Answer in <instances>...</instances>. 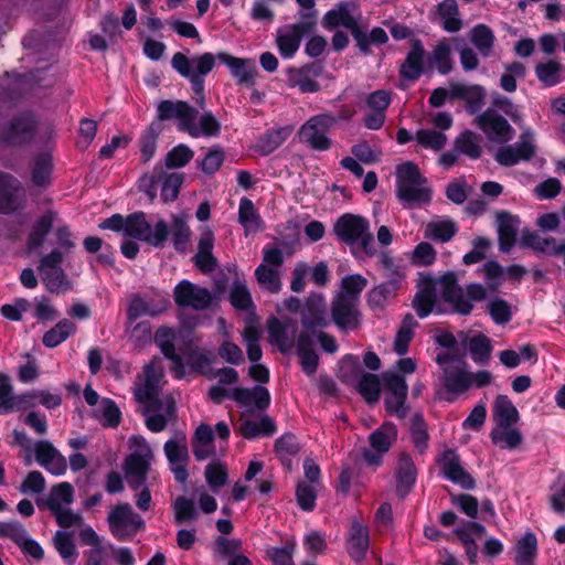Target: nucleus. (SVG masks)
<instances>
[{"label": "nucleus", "instance_id": "1", "mask_svg": "<svg viewBox=\"0 0 565 565\" xmlns=\"http://www.w3.org/2000/svg\"><path fill=\"white\" fill-rule=\"evenodd\" d=\"M413 306L419 317L424 318L434 311L437 303V290L439 288L443 299L451 306L454 311L467 316L473 309V303L482 301L487 291L480 284H470L462 288L457 282L454 271H447L438 278L420 275Z\"/></svg>", "mask_w": 565, "mask_h": 565}, {"label": "nucleus", "instance_id": "2", "mask_svg": "<svg viewBox=\"0 0 565 565\" xmlns=\"http://www.w3.org/2000/svg\"><path fill=\"white\" fill-rule=\"evenodd\" d=\"M158 118L160 120H177L178 128L194 138L216 136L221 130V124L211 111H204L196 124L198 110L182 100L161 102L158 105Z\"/></svg>", "mask_w": 565, "mask_h": 565}, {"label": "nucleus", "instance_id": "3", "mask_svg": "<svg viewBox=\"0 0 565 565\" xmlns=\"http://www.w3.org/2000/svg\"><path fill=\"white\" fill-rule=\"evenodd\" d=\"M99 226L104 230L124 232L127 237L146 242L152 247H162L169 235L168 225L163 220L151 224L143 212H135L127 217L114 214Z\"/></svg>", "mask_w": 565, "mask_h": 565}, {"label": "nucleus", "instance_id": "4", "mask_svg": "<svg viewBox=\"0 0 565 565\" xmlns=\"http://www.w3.org/2000/svg\"><path fill=\"white\" fill-rule=\"evenodd\" d=\"M360 320H332L342 329H355ZM331 320H301L302 329L298 333L296 353L299 364L307 376H313L319 366V355L315 350L317 327H328Z\"/></svg>", "mask_w": 565, "mask_h": 565}, {"label": "nucleus", "instance_id": "5", "mask_svg": "<svg viewBox=\"0 0 565 565\" xmlns=\"http://www.w3.org/2000/svg\"><path fill=\"white\" fill-rule=\"evenodd\" d=\"M396 194L407 207L430 202L431 189L415 163L407 161L396 168Z\"/></svg>", "mask_w": 565, "mask_h": 565}, {"label": "nucleus", "instance_id": "6", "mask_svg": "<svg viewBox=\"0 0 565 565\" xmlns=\"http://www.w3.org/2000/svg\"><path fill=\"white\" fill-rule=\"evenodd\" d=\"M171 64L180 75L190 79L195 94V103L201 109H204V76L213 70L215 55L203 53L189 58L185 54L178 52L173 55Z\"/></svg>", "mask_w": 565, "mask_h": 565}, {"label": "nucleus", "instance_id": "7", "mask_svg": "<svg viewBox=\"0 0 565 565\" xmlns=\"http://www.w3.org/2000/svg\"><path fill=\"white\" fill-rule=\"evenodd\" d=\"M333 231L341 242L358 244L366 255H375L374 239L366 218L351 213L343 214L335 222Z\"/></svg>", "mask_w": 565, "mask_h": 565}, {"label": "nucleus", "instance_id": "8", "mask_svg": "<svg viewBox=\"0 0 565 565\" xmlns=\"http://www.w3.org/2000/svg\"><path fill=\"white\" fill-rule=\"evenodd\" d=\"M397 427L392 422H384L369 436L370 448H363L362 456L365 463L377 468L383 463V456L397 440Z\"/></svg>", "mask_w": 565, "mask_h": 565}, {"label": "nucleus", "instance_id": "9", "mask_svg": "<svg viewBox=\"0 0 565 565\" xmlns=\"http://www.w3.org/2000/svg\"><path fill=\"white\" fill-rule=\"evenodd\" d=\"M173 298L178 307L201 311L210 308L217 300V295L205 287L182 280L174 287Z\"/></svg>", "mask_w": 565, "mask_h": 565}, {"label": "nucleus", "instance_id": "10", "mask_svg": "<svg viewBox=\"0 0 565 565\" xmlns=\"http://www.w3.org/2000/svg\"><path fill=\"white\" fill-rule=\"evenodd\" d=\"M63 253L61 249H53L43 256L38 266L42 281L51 292H65L71 288L62 268Z\"/></svg>", "mask_w": 565, "mask_h": 565}, {"label": "nucleus", "instance_id": "11", "mask_svg": "<svg viewBox=\"0 0 565 565\" xmlns=\"http://www.w3.org/2000/svg\"><path fill=\"white\" fill-rule=\"evenodd\" d=\"M487 138L495 143H507L514 137V129L494 108L486 109L475 119Z\"/></svg>", "mask_w": 565, "mask_h": 565}, {"label": "nucleus", "instance_id": "12", "mask_svg": "<svg viewBox=\"0 0 565 565\" xmlns=\"http://www.w3.org/2000/svg\"><path fill=\"white\" fill-rule=\"evenodd\" d=\"M333 124L334 118L329 115L312 117L301 127L300 140L315 150L324 151L331 146L327 132Z\"/></svg>", "mask_w": 565, "mask_h": 565}, {"label": "nucleus", "instance_id": "13", "mask_svg": "<svg viewBox=\"0 0 565 565\" xmlns=\"http://www.w3.org/2000/svg\"><path fill=\"white\" fill-rule=\"evenodd\" d=\"M298 320H268L267 332L271 345L287 354L297 345Z\"/></svg>", "mask_w": 565, "mask_h": 565}, {"label": "nucleus", "instance_id": "14", "mask_svg": "<svg viewBox=\"0 0 565 565\" xmlns=\"http://www.w3.org/2000/svg\"><path fill=\"white\" fill-rule=\"evenodd\" d=\"M535 154L533 134L529 130L520 136V140L513 146H505L498 149L495 160L504 167H511L521 160H530Z\"/></svg>", "mask_w": 565, "mask_h": 565}, {"label": "nucleus", "instance_id": "15", "mask_svg": "<svg viewBox=\"0 0 565 565\" xmlns=\"http://www.w3.org/2000/svg\"><path fill=\"white\" fill-rule=\"evenodd\" d=\"M439 466L447 480L459 484L465 490H473L476 488V480L463 469L456 450L446 449L441 454Z\"/></svg>", "mask_w": 565, "mask_h": 565}, {"label": "nucleus", "instance_id": "16", "mask_svg": "<svg viewBox=\"0 0 565 565\" xmlns=\"http://www.w3.org/2000/svg\"><path fill=\"white\" fill-rule=\"evenodd\" d=\"M312 25V21H306L278 30L276 42L281 56L286 58L292 57L300 46L302 35L308 33Z\"/></svg>", "mask_w": 565, "mask_h": 565}, {"label": "nucleus", "instance_id": "17", "mask_svg": "<svg viewBox=\"0 0 565 565\" xmlns=\"http://www.w3.org/2000/svg\"><path fill=\"white\" fill-rule=\"evenodd\" d=\"M323 25L328 29H334L338 26H344L349 29L352 36L358 43L361 51L366 50V38L364 31L359 26L355 19L350 14L345 7H339L338 9L329 11L323 18Z\"/></svg>", "mask_w": 565, "mask_h": 565}, {"label": "nucleus", "instance_id": "18", "mask_svg": "<svg viewBox=\"0 0 565 565\" xmlns=\"http://www.w3.org/2000/svg\"><path fill=\"white\" fill-rule=\"evenodd\" d=\"M24 200V190L12 175L0 171V212L9 213L19 209Z\"/></svg>", "mask_w": 565, "mask_h": 565}, {"label": "nucleus", "instance_id": "19", "mask_svg": "<svg viewBox=\"0 0 565 565\" xmlns=\"http://www.w3.org/2000/svg\"><path fill=\"white\" fill-rule=\"evenodd\" d=\"M369 547V527L359 521H353L348 533L347 553L353 562L361 563L366 557Z\"/></svg>", "mask_w": 565, "mask_h": 565}, {"label": "nucleus", "instance_id": "20", "mask_svg": "<svg viewBox=\"0 0 565 565\" xmlns=\"http://www.w3.org/2000/svg\"><path fill=\"white\" fill-rule=\"evenodd\" d=\"M394 476L396 493L404 499L411 493L417 480V468L409 454L402 452L399 455Z\"/></svg>", "mask_w": 565, "mask_h": 565}, {"label": "nucleus", "instance_id": "21", "mask_svg": "<svg viewBox=\"0 0 565 565\" xmlns=\"http://www.w3.org/2000/svg\"><path fill=\"white\" fill-rule=\"evenodd\" d=\"M230 398L241 406L247 407L254 405L258 411H266L271 403L270 393L263 385H255L252 388L234 387L230 394Z\"/></svg>", "mask_w": 565, "mask_h": 565}, {"label": "nucleus", "instance_id": "22", "mask_svg": "<svg viewBox=\"0 0 565 565\" xmlns=\"http://www.w3.org/2000/svg\"><path fill=\"white\" fill-rule=\"evenodd\" d=\"M441 382L447 392L445 399L448 403H452L456 399V395L465 393L470 388L472 374L459 366L444 367Z\"/></svg>", "mask_w": 565, "mask_h": 565}, {"label": "nucleus", "instance_id": "23", "mask_svg": "<svg viewBox=\"0 0 565 565\" xmlns=\"http://www.w3.org/2000/svg\"><path fill=\"white\" fill-rule=\"evenodd\" d=\"M405 276H397V279H386V281L375 286L369 291L367 302L373 309H384L394 300L404 288Z\"/></svg>", "mask_w": 565, "mask_h": 565}, {"label": "nucleus", "instance_id": "24", "mask_svg": "<svg viewBox=\"0 0 565 565\" xmlns=\"http://www.w3.org/2000/svg\"><path fill=\"white\" fill-rule=\"evenodd\" d=\"M216 58L228 66L238 84L254 85L257 68L253 60L235 57L224 52L218 53Z\"/></svg>", "mask_w": 565, "mask_h": 565}, {"label": "nucleus", "instance_id": "25", "mask_svg": "<svg viewBox=\"0 0 565 565\" xmlns=\"http://www.w3.org/2000/svg\"><path fill=\"white\" fill-rule=\"evenodd\" d=\"M169 301L162 297H140L134 295L128 303V318H139L142 316H159L164 312Z\"/></svg>", "mask_w": 565, "mask_h": 565}, {"label": "nucleus", "instance_id": "26", "mask_svg": "<svg viewBox=\"0 0 565 565\" xmlns=\"http://www.w3.org/2000/svg\"><path fill=\"white\" fill-rule=\"evenodd\" d=\"M426 51L419 40H414L405 61L399 67V75L407 81H416L424 72Z\"/></svg>", "mask_w": 565, "mask_h": 565}, {"label": "nucleus", "instance_id": "27", "mask_svg": "<svg viewBox=\"0 0 565 565\" xmlns=\"http://www.w3.org/2000/svg\"><path fill=\"white\" fill-rule=\"evenodd\" d=\"M484 95V88L480 85H467L462 83H452L449 85V97L451 99L466 100L471 113H476L481 108Z\"/></svg>", "mask_w": 565, "mask_h": 565}, {"label": "nucleus", "instance_id": "28", "mask_svg": "<svg viewBox=\"0 0 565 565\" xmlns=\"http://www.w3.org/2000/svg\"><path fill=\"white\" fill-rule=\"evenodd\" d=\"M465 347H468L471 359L479 365L488 364L493 350L491 340L481 332L473 335H465L461 340Z\"/></svg>", "mask_w": 565, "mask_h": 565}, {"label": "nucleus", "instance_id": "29", "mask_svg": "<svg viewBox=\"0 0 565 565\" xmlns=\"http://www.w3.org/2000/svg\"><path fill=\"white\" fill-rule=\"evenodd\" d=\"M497 224L500 249L508 253L515 244L519 218L508 212H499L497 214Z\"/></svg>", "mask_w": 565, "mask_h": 565}, {"label": "nucleus", "instance_id": "30", "mask_svg": "<svg viewBox=\"0 0 565 565\" xmlns=\"http://www.w3.org/2000/svg\"><path fill=\"white\" fill-rule=\"evenodd\" d=\"M238 431L243 438L254 440L259 437H271L277 431V426L271 417L264 415L259 422L243 420Z\"/></svg>", "mask_w": 565, "mask_h": 565}, {"label": "nucleus", "instance_id": "31", "mask_svg": "<svg viewBox=\"0 0 565 565\" xmlns=\"http://www.w3.org/2000/svg\"><path fill=\"white\" fill-rule=\"evenodd\" d=\"M493 419L499 427L513 426L520 420V413L508 395H498L493 403Z\"/></svg>", "mask_w": 565, "mask_h": 565}, {"label": "nucleus", "instance_id": "32", "mask_svg": "<svg viewBox=\"0 0 565 565\" xmlns=\"http://www.w3.org/2000/svg\"><path fill=\"white\" fill-rule=\"evenodd\" d=\"M291 127H279L262 135L254 145V149L262 156H268L278 149L291 135Z\"/></svg>", "mask_w": 565, "mask_h": 565}, {"label": "nucleus", "instance_id": "33", "mask_svg": "<svg viewBox=\"0 0 565 565\" xmlns=\"http://www.w3.org/2000/svg\"><path fill=\"white\" fill-rule=\"evenodd\" d=\"M317 75L313 66H303L301 68H290L287 72L288 86L298 87L301 93H316L320 89L318 82L310 77V74Z\"/></svg>", "mask_w": 565, "mask_h": 565}, {"label": "nucleus", "instance_id": "34", "mask_svg": "<svg viewBox=\"0 0 565 565\" xmlns=\"http://www.w3.org/2000/svg\"><path fill=\"white\" fill-rule=\"evenodd\" d=\"M437 17L447 32H458L462 28V20L456 0H444L437 7Z\"/></svg>", "mask_w": 565, "mask_h": 565}, {"label": "nucleus", "instance_id": "35", "mask_svg": "<svg viewBox=\"0 0 565 565\" xmlns=\"http://www.w3.org/2000/svg\"><path fill=\"white\" fill-rule=\"evenodd\" d=\"M93 415L106 428H117L121 423V411L109 397L100 399L99 406L93 411Z\"/></svg>", "mask_w": 565, "mask_h": 565}, {"label": "nucleus", "instance_id": "36", "mask_svg": "<svg viewBox=\"0 0 565 565\" xmlns=\"http://www.w3.org/2000/svg\"><path fill=\"white\" fill-rule=\"evenodd\" d=\"M130 516V504L119 503L108 514L107 521L111 534L119 541L128 535V521Z\"/></svg>", "mask_w": 565, "mask_h": 565}, {"label": "nucleus", "instance_id": "37", "mask_svg": "<svg viewBox=\"0 0 565 565\" xmlns=\"http://www.w3.org/2000/svg\"><path fill=\"white\" fill-rule=\"evenodd\" d=\"M74 500V488L70 482L63 481L52 487L47 498L38 502L39 508L46 507L50 511L62 508V503L70 504Z\"/></svg>", "mask_w": 565, "mask_h": 565}, {"label": "nucleus", "instance_id": "38", "mask_svg": "<svg viewBox=\"0 0 565 565\" xmlns=\"http://www.w3.org/2000/svg\"><path fill=\"white\" fill-rule=\"evenodd\" d=\"M470 42L483 57H490L493 53L495 36L486 24H477L469 32Z\"/></svg>", "mask_w": 565, "mask_h": 565}, {"label": "nucleus", "instance_id": "39", "mask_svg": "<svg viewBox=\"0 0 565 565\" xmlns=\"http://www.w3.org/2000/svg\"><path fill=\"white\" fill-rule=\"evenodd\" d=\"M163 449L170 466L186 463L189 460L186 436L184 433H177L173 438L167 440Z\"/></svg>", "mask_w": 565, "mask_h": 565}, {"label": "nucleus", "instance_id": "40", "mask_svg": "<svg viewBox=\"0 0 565 565\" xmlns=\"http://www.w3.org/2000/svg\"><path fill=\"white\" fill-rule=\"evenodd\" d=\"M490 438L494 445L510 450L516 449L523 443L522 433L513 426L494 427L490 431Z\"/></svg>", "mask_w": 565, "mask_h": 565}, {"label": "nucleus", "instance_id": "41", "mask_svg": "<svg viewBox=\"0 0 565 565\" xmlns=\"http://www.w3.org/2000/svg\"><path fill=\"white\" fill-rule=\"evenodd\" d=\"M238 221L243 225L246 235L263 230V221L254 203L247 198H243L239 202Z\"/></svg>", "mask_w": 565, "mask_h": 565}, {"label": "nucleus", "instance_id": "42", "mask_svg": "<svg viewBox=\"0 0 565 565\" xmlns=\"http://www.w3.org/2000/svg\"><path fill=\"white\" fill-rule=\"evenodd\" d=\"M228 300L237 311L252 312L255 307L247 285L241 279H236L232 284Z\"/></svg>", "mask_w": 565, "mask_h": 565}, {"label": "nucleus", "instance_id": "43", "mask_svg": "<svg viewBox=\"0 0 565 565\" xmlns=\"http://www.w3.org/2000/svg\"><path fill=\"white\" fill-rule=\"evenodd\" d=\"M76 330L73 320H60L54 327L47 330L42 342L44 347L53 349L63 343Z\"/></svg>", "mask_w": 565, "mask_h": 565}, {"label": "nucleus", "instance_id": "44", "mask_svg": "<svg viewBox=\"0 0 565 565\" xmlns=\"http://www.w3.org/2000/svg\"><path fill=\"white\" fill-rule=\"evenodd\" d=\"M38 398V390L24 392L19 395H14L12 392L6 398V403L0 411V415H7L14 411H25L28 408L34 407L36 404H39Z\"/></svg>", "mask_w": 565, "mask_h": 565}, {"label": "nucleus", "instance_id": "45", "mask_svg": "<svg viewBox=\"0 0 565 565\" xmlns=\"http://www.w3.org/2000/svg\"><path fill=\"white\" fill-rule=\"evenodd\" d=\"M55 213L47 212L34 223L28 237V247L30 249H35L43 245L46 235L52 228Z\"/></svg>", "mask_w": 565, "mask_h": 565}, {"label": "nucleus", "instance_id": "46", "mask_svg": "<svg viewBox=\"0 0 565 565\" xmlns=\"http://www.w3.org/2000/svg\"><path fill=\"white\" fill-rule=\"evenodd\" d=\"M537 556L536 535L527 531L515 544L514 563H535Z\"/></svg>", "mask_w": 565, "mask_h": 565}, {"label": "nucleus", "instance_id": "47", "mask_svg": "<svg viewBox=\"0 0 565 565\" xmlns=\"http://www.w3.org/2000/svg\"><path fill=\"white\" fill-rule=\"evenodd\" d=\"M356 391L366 403H377L381 397V382L379 376L373 373H363L358 382Z\"/></svg>", "mask_w": 565, "mask_h": 565}, {"label": "nucleus", "instance_id": "48", "mask_svg": "<svg viewBox=\"0 0 565 565\" xmlns=\"http://www.w3.org/2000/svg\"><path fill=\"white\" fill-rule=\"evenodd\" d=\"M53 541L60 556L68 565H73L78 556L73 534L65 531H57L53 537Z\"/></svg>", "mask_w": 565, "mask_h": 565}, {"label": "nucleus", "instance_id": "49", "mask_svg": "<svg viewBox=\"0 0 565 565\" xmlns=\"http://www.w3.org/2000/svg\"><path fill=\"white\" fill-rule=\"evenodd\" d=\"M184 354L186 356V364L192 372L204 376L210 375L211 365L213 363L210 352L200 351L198 348H194L189 349Z\"/></svg>", "mask_w": 565, "mask_h": 565}, {"label": "nucleus", "instance_id": "50", "mask_svg": "<svg viewBox=\"0 0 565 565\" xmlns=\"http://www.w3.org/2000/svg\"><path fill=\"white\" fill-rule=\"evenodd\" d=\"M457 232L456 223L451 220L431 221L426 225L425 236L439 242L450 241Z\"/></svg>", "mask_w": 565, "mask_h": 565}, {"label": "nucleus", "instance_id": "51", "mask_svg": "<svg viewBox=\"0 0 565 565\" xmlns=\"http://www.w3.org/2000/svg\"><path fill=\"white\" fill-rule=\"evenodd\" d=\"M411 435L414 447L419 454H424L428 447L429 434L424 416L415 414L411 420Z\"/></svg>", "mask_w": 565, "mask_h": 565}, {"label": "nucleus", "instance_id": "52", "mask_svg": "<svg viewBox=\"0 0 565 565\" xmlns=\"http://www.w3.org/2000/svg\"><path fill=\"white\" fill-rule=\"evenodd\" d=\"M255 276L260 288L271 294H276L280 290L281 282L277 269L266 264H260L255 270Z\"/></svg>", "mask_w": 565, "mask_h": 565}, {"label": "nucleus", "instance_id": "53", "mask_svg": "<svg viewBox=\"0 0 565 565\" xmlns=\"http://www.w3.org/2000/svg\"><path fill=\"white\" fill-rule=\"evenodd\" d=\"M456 150L471 159H478L481 156L480 138L472 131L462 132L455 142Z\"/></svg>", "mask_w": 565, "mask_h": 565}, {"label": "nucleus", "instance_id": "54", "mask_svg": "<svg viewBox=\"0 0 565 565\" xmlns=\"http://www.w3.org/2000/svg\"><path fill=\"white\" fill-rule=\"evenodd\" d=\"M359 300L338 292L332 302V318H355L359 315Z\"/></svg>", "mask_w": 565, "mask_h": 565}, {"label": "nucleus", "instance_id": "55", "mask_svg": "<svg viewBox=\"0 0 565 565\" xmlns=\"http://www.w3.org/2000/svg\"><path fill=\"white\" fill-rule=\"evenodd\" d=\"M174 521L177 524H183L198 518V510L192 499L184 495L178 497L173 502Z\"/></svg>", "mask_w": 565, "mask_h": 565}, {"label": "nucleus", "instance_id": "56", "mask_svg": "<svg viewBox=\"0 0 565 565\" xmlns=\"http://www.w3.org/2000/svg\"><path fill=\"white\" fill-rule=\"evenodd\" d=\"M52 171L51 156L42 153L35 158L32 170V181L38 186H45L50 182Z\"/></svg>", "mask_w": 565, "mask_h": 565}, {"label": "nucleus", "instance_id": "57", "mask_svg": "<svg viewBox=\"0 0 565 565\" xmlns=\"http://www.w3.org/2000/svg\"><path fill=\"white\" fill-rule=\"evenodd\" d=\"M170 233L174 248L179 252H184L191 236L190 227L186 225L185 221L181 217H173Z\"/></svg>", "mask_w": 565, "mask_h": 565}, {"label": "nucleus", "instance_id": "58", "mask_svg": "<svg viewBox=\"0 0 565 565\" xmlns=\"http://www.w3.org/2000/svg\"><path fill=\"white\" fill-rule=\"evenodd\" d=\"M562 66L556 61L540 63L535 67V74L539 81L545 86H554L559 83V72Z\"/></svg>", "mask_w": 565, "mask_h": 565}, {"label": "nucleus", "instance_id": "59", "mask_svg": "<svg viewBox=\"0 0 565 565\" xmlns=\"http://www.w3.org/2000/svg\"><path fill=\"white\" fill-rule=\"evenodd\" d=\"M317 491L306 481H299L296 486V499L302 511L311 512L316 508Z\"/></svg>", "mask_w": 565, "mask_h": 565}, {"label": "nucleus", "instance_id": "60", "mask_svg": "<svg viewBox=\"0 0 565 565\" xmlns=\"http://www.w3.org/2000/svg\"><path fill=\"white\" fill-rule=\"evenodd\" d=\"M150 461L146 456L134 452L124 462V470L128 477H143L148 475Z\"/></svg>", "mask_w": 565, "mask_h": 565}, {"label": "nucleus", "instance_id": "61", "mask_svg": "<svg viewBox=\"0 0 565 565\" xmlns=\"http://www.w3.org/2000/svg\"><path fill=\"white\" fill-rule=\"evenodd\" d=\"M178 341L177 332L169 327H160L154 334V343L159 347L163 356L175 352V343Z\"/></svg>", "mask_w": 565, "mask_h": 565}, {"label": "nucleus", "instance_id": "62", "mask_svg": "<svg viewBox=\"0 0 565 565\" xmlns=\"http://www.w3.org/2000/svg\"><path fill=\"white\" fill-rule=\"evenodd\" d=\"M327 308L322 294L311 292L302 305L301 316L303 318H321Z\"/></svg>", "mask_w": 565, "mask_h": 565}, {"label": "nucleus", "instance_id": "63", "mask_svg": "<svg viewBox=\"0 0 565 565\" xmlns=\"http://www.w3.org/2000/svg\"><path fill=\"white\" fill-rule=\"evenodd\" d=\"M366 285L367 280L362 275H349L342 278L339 292L359 300Z\"/></svg>", "mask_w": 565, "mask_h": 565}, {"label": "nucleus", "instance_id": "64", "mask_svg": "<svg viewBox=\"0 0 565 565\" xmlns=\"http://www.w3.org/2000/svg\"><path fill=\"white\" fill-rule=\"evenodd\" d=\"M450 54L451 49L445 40L439 41L434 47L433 58L439 73L448 74L452 70V61Z\"/></svg>", "mask_w": 565, "mask_h": 565}]
</instances>
